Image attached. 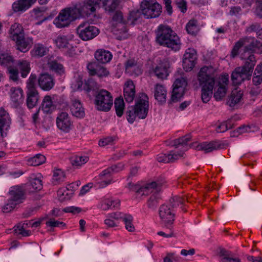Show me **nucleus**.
I'll return each mask as SVG.
<instances>
[{
  "label": "nucleus",
  "mask_w": 262,
  "mask_h": 262,
  "mask_svg": "<svg viewBox=\"0 0 262 262\" xmlns=\"http://www.w3.org/2000/svg\"><path fill=\"white\" fill-rule=\"evenodd\" d=\"M243 39L245 40L243 55L245 61L243 66L236 67L232 73L231 79L234 85H239L244 81L251 79L256 63L253 52L256 48L259 49L262 46L259 41L253 38L245 37Z\"/></svg>",
  "instance_id": "nucleus-1"
},
{
  "label": "nucleus",
  "mask_w": 262,
  "mask_h": 262,
  "mask_svg": "<svg viewBox=\"0 0 262 262\" xmlns=\"http://www.w3.org/2000/svg\"><path fill=\"white\" fill-rule=\"evenodd\" d=\"M156 33V41L160 45L171 48L175 51L180 49V39L169 26L160 25Z\"/></svg>",
  "instance_id": "nucleus-2"
},
{
  "label": "nucleus",
  "mask_w": 262,
  "mask_h": 262,
  "mask_svg": "<svg viewBox=\"0 0 262 262\" xmlns=\"http://www.w3.org/2000/svg\"><path fill=\"white\" fill-rule=\"evenodd\" d=\"M148 97L143 93H140L136 99V103L134 106L127 107L126 111V118L130 123L135 120L136 117L139 119H145L148 111Z\"/></svg>",
  "instance_id": "nucleus-3"
},
{
  "label": "nucleus",
  "mask_w": 262,
  "mask_h": 262,
  "mask_svg": "<svg viewBox=\"0 0 262 262\" xmlns=\"http://www.w3.org/2000/svg\"><path fill=\"white\" fill-rule=\"evenodd\" d=\"M10 34V37L16 42L17 50L25 53L31 48L32 40L25 37L23 28L20 24L15 23L12 25Z\"/></svg>",
  "instance_id": "nucleus-4"
},
{
  "label": "nucleus",
  "mask_w": 262,
  "mask_h": 262,
  "mask_svg": "<svg viewBox=\"0 0 262 262\" xmlns=\"http://www.w3.org/2000/svg\"><path fill=\"white\" fill-rule=\"evenodd\" d=\"M140 6L142 13L146 18L158 17L162 12V6L156 0H144Z\"/></svg>",
  "instance_id": "nucleus-5"
},
{
  "label": "nucleus",
  "mask_w": 262,
  "mask_h": 262,
  "mask_svg": "<svg viewBox=\"0 0 262 262\" xmlns=\"http://www.w3.org/2000/svg\"><path fill=\"white\" fill-rule=\"evenodd\" d=\"M95 104L97 110L108 111L113 105V98L108 91L101 90L96 95Z\"/></svg>",
  "instance_id": "nucleus-6"
},
{
  "label": "nucleus",
  "mask_w": 262,
  "mask_h": 262,
  "mask_svg": "<svg viewBox=\"0 0 262 262\" xmlns=\"http://www.w3.org/2000/svg\"><path fill=\"white\" fill-rule=\"evenodd\" d=\"M76 31L79 37L85 41L94 38L99 33V30L97 27L90 26L87 22L79 25Z\"/></svg>",
  "instance_id": "nucleus-7"
},
{
  "label": "nucleus",
  "mask_w": 262,
  "mask_h": 262,
  "mask_svg": "<svg viewBox=\"0 0 262 262\" xmlns=\"http://www.w3.org/2000/svg\"><path fill=\"white\" fill-rule=\"evenodd\" d=\"M209 70L207 67L201 68L198 74V80L202 88L213 90L217 82L215 81L214 75Z\"/></svg>",
  "instance_id": "nucleus-8"
},
{
  "label": "nucleus",
  "mask_w": 262,
  "mask_h": 262,
  "mask_svg": "<svg viewBox=\"0 0 262 262\" xmlns=\"http://www.w3.org/2000/svg\"><path fill=\"white\" fill-rule=\"evenodd\" d=\"M187 85V82L185 78L177 79L173 84V88L169 103L179 101L184 95Z\"/></svg>",
  "instance_id": "nucleus-9"
},
{
  "label": "nucleus",
  "mask_w": 262,
  "mask_h": 262,
  "mask_svg": "<svg viewBox=\"0 0 262 262\" xmlns=\"http://www.w3.org/2000/svg\"><path fill=\"white\" fill-rule=\"evenodd\" d=\"M87 69L90 75H97L99 77L107 76L110 73L103 64L97 61L90 62L87 65Z\"/></svg>",
  "instance_id": "nucleus-10"
},
{
  "label": "nucleus",
  "mask_w": 262,
  "mask_h": 262,
  "mask_svg": "<svg viewBox=\"0 0 262 262\" xmlns=\"http://www.w3.org/2000/svg\"><path fill=\"white\" fill-rule=\"evenodd\" d=\"M197 59L196 52L193 49H188L184 55L183 66L186 71H191L194 67Z\"/></svg>",
  "instance_id": "nucleus-11"
},
{
  "label": "nucleus",
  "mask_w": 262,
  "mask_h": 262,
  "mask_svg": "<svg viewBox=\"0 0 262 262\" xmlns=\"http://www.w3.org/2000/svg\"><path fill=\"white\" fill-rule=\"evenodd\" d=\"M39 86L44 91H50L54 86L55 80L51 74L47 72L40 73L37 78Z\"/></svg>",
  "instance_id": "nucleus-12"
},
{
  "label": "nucleus",
  "mask_w": 262,
  "mask_h": 262,
  "mask_svg": "<svg viewBox=\"0 0 262 262\" xmlns=\"http://www.w3.org/2000/svg\"><path fill=\"white\" fill-rule=\"evenodd\" d=\"M56 124L58 128L61 131L68 133L71 129L72 123L66 112L60 113L56 119Z\"/></svg>",
  "instance_id": "nucleus-13"
},
{
  "label": "nucleus",
  "mask_w": 262,
  "mask_h": 262,
  "mask_svg": "<svg viewBox=\"0 0 262 262\" xmlns=\"http://www.w3.org/2000/svg\"><path fill=\"white\" fill-rule=\"evenodd\" d=\"M101 0H85L80 3L83 15H90L96 11V7L100 4Z\"/></svg>",
  "instance_id": "nucleus-14"
},
{
  "label": "nucleus",
  "mask_w": 262,
  "mask_h": 262,
  "mask_svg": "<svg viewBox=\"0 0 262 262\" xmlns=\"http://www.w3.org/2000/svg\"><path fill=\"white\" fill-rule=\"evenodd\" d=\"M160 218L167 224H172L174 221V214L172 213L171 209L165 204L161 205L159 208Z\"/></svg>",
  "instance_id": "nucleus-15"
},
{
  "label": "nucleus",
  "mask_w": 262,
  "mask_h": 262,
  "mask_svg": "<svg viewBox=\"0 0 262 262\" xmlns=\"http://www.w3.org/2000/svg\"><path fill=\"white\" fill-rule=\"evenodd\" d=\"M123 92L125 101L128 103L133 102L136 93L135 86L133 81L128 80L125 82Z\"/></svg>",
  "instance_id": "nucleus-16"
},
{
  "label": "nucleus",
  "mask_w": 262,
  "mask_h": 262,
  "mask_svg": "<svg viewBox=\"0 0 262 262\" xmlns=\"http://www.w3.org/2000/svg\"><path fill=\"white\" fill-rule=\"evenodd\" d=\"M72 21L68 13L65 10H62L59 15L55 19L54 24L59 28L68 26Z\"/></svg>",
  "instance_id": "nucleus-17"
},
{
  "label": "nucleus",
  "mask_w": 262,
  "mask_h": 262,
  "mask_svg": "<svg viewBox=\"0 0 262 262\" xmlns=\"http://www.w3.org/2000/svg\"><path fill=\"white\" fill-rule=\"evenodd\" d=\"M37 0H18L12 5L14 12H23L29 8Z\"/></svg>",
  "instance_id": "nucleus-18"
},
{
  "label": "nucleus",
  "mask_w": 262,
  "mask_h": 262,
  "mask_svg": "<svg viewBox=\"0 0 262 262\" xmlns=\"http://www.w3.org/2000/svg\"><path fill=\"white\" fill-rule=\"evenodd\" d=\"M11 119L9 114L3 108H0V132L3 136L5 130H7L10 126Z\"/></svg>",
  "instance_id": "nucleus-19"
},
{
  "label": "nucleus",
  "mask_w": 262,
  "mask_h": 262,
  "mask_svg": "<svg viewBox=\"0 0 262 262\" xmlns=\"http://www.w3.org/2000/svg\"><path fill=\"white\" fill-rule=\"evenodd\" d=\"M169 68V65L167 61L163 60L155 68L154 73L158 78L164 79L168 75Z\"/></svg>",
  "instance_id": "nucleus-20"
},
{
  "label": "nucleus",
  "mask_w": 262,
  "mask_h": 262,
  "mask_svg": "<svg viewBox=\"0 0 262 262\" xmlns=\"http://www.w3.org/2000/svg\"><path fill=\"white\" fill-rule=\"evenodd\" d=\"M166 90L161 84H157L155 87L154 97L158 102L163 104L166 102Z\"/></svg>",
  "instance_id": "nucleus-21"
},
{
  "label": "nucleus",
  "mask_w": 262,
  "mask_h": 262,
  "mask_svg": "<svg viewBox=\"0 0 262 262\" xmlns=\"http://www.w3.org/2000/svg\"><path fill=\"white\" fill-rule=\"evenodd\" d=\"M9 194L11 198L10 199L13 200L14 203L19 201L20 200L25 199V192L22 188L18 186H15L11 187V190L9 191Z\"/></svg>",
  "instance_id": "nucleus-22"
},
{
  "label": "nucleus",
  "mask_w": 262,
  "mask_h": 262,
  "mask_svg": "<svg viewBox=\"0 0 262 262\" xmlns=\"http://www.w3.org/2000/svg\"><path fill=\"white\" fill-rule=\"evenodd\" d=\"M97 62L104 64L109 62L112 58V55L108 51L100 49L98 50L95 54Z\"/></svg>",
  "instance_id": "nucleus-23"
},
{
  "label": "nucleus",
  "mask_w": 262,
  "mask_h": 262,
  "mask_svg": "<svg viewBox=\"0 0 262 262\" xmlns=\"http://www.w3.org/2000/svg\"><path fill=\"white\" fill-rule=\"evenodd\" d=\"M39 99V94L37 90L28 91L27 104L29 108L35 106Z\"/></svg>",
  "instance_id": "nucleus-24"
},
{
  "label": "nucleus",
  "mask_w": 262,
  "mask_h": 262,
  "mask_svg": "<svg viewBox=\"0 0 262 262\" xmlns=\"http://www.w3.org/2000/svg\"><path fill=\"white\" fill-rule=\"evenodd\" d=\"M70 40V39L67 36L60 35L55 39L54 42L59 49H70L72 48Z\"/></svg>",
  "instance_id": "nucleus-25"
},
{
  "label": "nucleus",
  "mask_w": 262,
  "mask_h": 262,
  "mask_svg": "<svg viewBox=\"0 0 262 262\" xmlns=\"http://www.w3.org/2000/svg\"><path fill=\"white\" fill-rule=\"evenodd\" d=\"M42 111L46 113H51L55 109V106L53 104L52 98L50 96H46L41 104Z\"/></svg>",
  "instance_id": "nucleus-26"
},
{
  "label": "nucleus",
  "mask_w": 262,
  "mask_h": 262,
  "mask_svg": "<svg viewBox=\"0 0 262 262\" xmlns=\"http://www.w3.org/2000/svg\"><path fill=\"white\" fill-rule=\"evenodd\" d=\"M67 13H68L69 16L72 20L78 18L80 15H83L80 3L76 4L72 8L64 9Z\"/></svg>",
  "instance_id": "nucleus-27"
},
{
  "label": "nucleus",
  "mask_w": 262,
  "mask_h": 262,
  "mask_svg": "<svg viewBox=\"0 0 262 262\" xmlns=\"http://www.w3.org/2000/svg\"><path fill=\"white\" fill-rule=\"evenodd\" d=\"M72 115L78 118H82L84 116V111L79 101H75L71 107Z\"/></svg>",
  "instance_id": "nucleus-28"
},
{
  "label": "nucleus",
  "mask_w": 262,
  "mask_h": 262,
  "mask_svg": "<svg viewBox=\"0 0 262 262\" xmlns=\"http://www.w3.org/2000/svg\"><path fill=\"white\" fill-rule=\"evenodd\" d=\"M243 97V93L239 92H233L228 98L227 104L233 107L237 104Z\"/></svg>",
  "instance_id": "nucleus-29"
},
{
  "label": "nucleus",
  "mask_w": 262,
  "mask_h": 262,
  "mask_svg": "<svg viewBox=\"0 0 262 262\" xmlns=\"http://www.w3.org/2000/svg\"><path fill=\"white\" fill-rule=\"evenodd\" d=\"M48 67L50 70L54 72L59 75H62L64 74V69L63 65L57 61L54 60L49 62Z\"/></svg>",
  "instance_id": "nucleus-30"
},
{
  "label": "nucleus",
  "mask_w": 262,
  "mask_h": 262,
  "mask_svg": "<svg viewBox=\"0 0 262 262\" xmlns=\"http://www.w3.org/2000/svg\"><path fill=\"white\" fill-rule=\"evenodd\" d=\"M216 85L218 88L214 92V97L216 101H220L225 96L227 88L225 85L222 84L220 82H217Z\"/></svg>",
  "instance_id": "nucleus-31"
},
{
  "label": "nucleus",
  "mask_w": 262,
  "mask_h": 262,
  "mask_svg": "<svg viewBox=\"0 0 262 262\" xmlns=\"http://www.w3.org/2000/svg\"><path fill=\"white\" fill-rule=\"evenodd\" d=\"M119 0H103V7L109 12H113L118 7Z\"/></svg>",
  "instance_id": "nucleus-32"
},
{
  "label": "nucleus",
  "mask_w": 262,
  "mask_h": 262,
  "mask_svg": "<svg viewBox=\"0 0 262 262\" xmlns=\"http://www.w3.org/2000/svg\"><path fill=\"white\" fill-rule=\"evenodd\" d=\"M13 57L7 53L0 54V64L8 68L12 67L14 62Z\"/></svg>",
  "instance_id": "nucleus-33"
},
{
  "label": "nucleus",
  "mask_w": 262,
  "mask_h": 262,
  "mask_svg": "<svg viewBox=\"0 0 262 262\" xmlns=\"http://www.w3.org/2000/svg\"><path fill=\"white\" fill-rule=\"evenodd\" d=\"M122 221L124 222L125 228L129 232H134L135 231V227L133 224V217L129 214H123Z\"/></svg>",
  "instance_id": "nucleus-34"
},
{
  "label": "nucleus",
  "mask_w": 262,
  "mask_h": 262,
  "mask_svg": "<svg viewBox=\"0 0 262 262\" xmlns=\"http://www.w3.org/2000/svg\"><path fill=\"white\" fill-rule=\"evenodd\" d=\"M116 113L118 117H121L123 114L124 110V102L123 98L120 97L116 98L114 102Z\"/></svg>",
  "instance_id": "nucleus-35"
},
{
  "label": "nucleus",
  "mask_w": 262,
  "mask_h": 262,
  "mask_svg": "<svg viewBox=\"0 0 262 262\" xmlns=\"http://www.w3.org/2000/svg\"><path fill=\"white\" fill-rule=\"evenodd\" d=\"M220 254L222 256H224L222 259L223 262H240L241 260L238 258L231 257V253L229 251L226 250L224 249L220 250Z\"/></svg>",
  "instance_id": "nucleus-36"
},
{
  "label": "nucleus",
  "mask_w": 262,
  "mask_h": 262,
  "mask_svg": "<svg viewBox=\"0 0 262 262\" xmlns=\"http://www.w3.org/2000/svg\"><path fill=\"white\" fill-rule=\"evenodd\" d=\"M198 150H203L205 152H209L219 148L215 142H210L208 143H203L197 147Z\"/></svg>",
  "instance_id": "nucleus-37"
},
{
  "label": "nucleus",
  "mask_w": 262,
  "mask_h": 262,
  "mask_svg": "<svg viewBox=\"0 0 262 262\" xmlns=\"http://www.w3.org/2000/svg\"><path fill=\"white\" fill-rule=\"evenodd\" d=\"M186 28L188 33L192 35H195L199 31L197 21L194 19L190 20Z\"/></svg>",
  "instance_id": "nucleus-38"
},
{
  "label": "nucleus",
  "mask_w": 262,
  "mask_h": 262,
  "mask_svg": "<svg viewBox=\"0 0 262 262\" xmlns=\"http://www.w3.org/2000/svg\"><path fill=\"white\" fill-rule=\"evenodd\" d=\"M99 88V85L93 78H89L87 81L85 82L84 89L87 92H89L91 91H97L98 90Z\"/></svg>",
  "instance_id": "nucleus-39"
},
{
  "label": "nucleus",
  "mask_w": 262,
  "mask_h": 262,
  "mask_svg": "<svg viewBox=\"0 0 262 262\" xmlns=\"http://www.w3.org/2000/svg\"><path fill=\"white\" fill-rule=\"evenodd\" d=\"M66 177V174L61 169H57L54 171L53 182L55 185L62 182Z\"/></svg>",
  "instance_id": "nucleus-40"
},
{
  "label": "nucleus",
  "mask_w": 262,
  "mask_h": 262,
  "mask_svg": "<svg viewBox=\"0 0 262 262\" xmlns=\"http://www.w3.org/2000/svg\"><path fill=\"white\" fill-rule=\"evenodd\" d=\"M11 98L15 103H19L23 100V92L20 89H11Z\"/></svg>",
  "instance_id": "nucleus-41"
},
{
  "label": "nucleus",
  "mask_w": 262,
  "mask_h": 262,
  "mask_svg": "<svg viewBox=\"0 0 262 262\" xmlns=\"http://www.w3.org/2000/svg\"><path fill=\"white\" fill-rule=\"evenodd\" d=\"M45 161L46 157L41 154H37L28 160V162L32 166H38L45 163Z\"/></svg>",
  "instance_id": "nucleus-42"
},
{
  "label": "nucleus",
  "mask_w": 262,
  "mask_h": 262,
  "mask_svg": "<svg viewBox=\"0 0 262 262\" xmlns=\"http://www.w3.org/2000/svg\"><path fill=\"white\" fill-rule=\"evenodd\" d=\"M88 160V157L82 156H75L70 159L71 164L74 166H80L86 163Z\"/></svg>",
  "instance_id": "nucleus-43"
},
{
  "label": "nucleus",
  "mask_w": 262,
  "mask_h": 262,
  "mask_svg": "<svg viewBox=\"0 0 262 262\" xmlns=\"http://www.w3.org/2000/svg\"><path fill=\"white\" fill-rule=\"evenodd\" d=\"M143 15L141 9L133 10L130 12L128 16V20L131 21V24L134 25L135 21L137 20Z\"/></svg>",
  "instance_id": "nucleus-44"
},
{
  "label": "nucleus",
  "mask_w": 262,
  "mask_h": 262,
  "mask_svg": "<svg viewBox=\"0 0 262 262\" xmlns=\"http://www.w3.org/2000/svg\"><path fill=\"white\" fill-rule=\"evenodd\" d=\"M20 70L21 77L25 78L30 70L29 63L26 61L19 62L18 63Z\"/></svg>",
  "instance_id": "nucleus-45"
},
{
  "label": "nucleus",
  "mask_w": 262,
  "mask_h": 262,
  "mask_svg": "<svg viewBox=\"0 0 262 262\" xmlns=\"http://www.w3.org/2000/svg\"><path fill=\"white\" fill-rule=\"evenodd\" d=\"M244 41H245V40L242 38L235 43L231 51V56L232 57L234 58L238 55L239 49L245 44Z\"/></svg>",
  "instance_id": "nucleus-46"
},
{
  "label": "nucleus",
  "mask_w": 262,
  "mask_h": 262,
  "mask_svg": "<svg viewBox=\"0 0 262 262\" xmlns=\"http://www.w3.org/2000/svg\"><path fill=\"white\" fill-rule=\"evenodd\" d=\"M212 91L213 90H209L208 88H202L201 98L204 103H207L210 100L212 94Z\"/></svg>",
  "instance_id": "nucleus-47"
},
{
  "label": "nucleus",
  "mask_w": 262,
  "mask_h": 262,
  "mask_svg": "<svg viewBox=\"0 0 262 262\" xmlns=\"http://www.w3.org/2000/svg\"><path fill=\"white\" fill-rule=\"evenodd\" d=\"M37 81V77L35 74H31L27 82L28 91L36 90V82Z\"/></svg>",
  "instance_id": "nucleus-48"
},
{
  "label": "nucleus",
  "mask_w": 262,
  "mask_h": 262,
  "mask_svg": "<svg viewBox=\"0 0 262 262\" xmlns=\"http://www.w3.org/2000/svg\"><path fill=\"white\" fill-rule=\"evenodd\" d=\"M160 198L156 195H152L148 201L147 205L149 208L155 209L159 204Z\"/></svg>",
  "instance_id": "nucleus-49"
},
{
  "label": "nucleus",
  "mask_w": 262,
  "mask_h": 262,
  "mask_svg": "<svg viewBox=\"0 0 262 262\" xmlns=\"http://www.w3.org/2000/svg\"><path fill=\"white\" fill-rule=\"evenodd\" d=\"M169 203L170 204L171 208H175L178 207L180 204H183V200L182 199L178 196H174L173 197L169 199Z\"/></svg>",
  "instance_id": "nucleus-50"
},
{
  "label": "nucleus",
  "mask_w": 262,
  "mask_h": 262,
  "mask_svg": "<svg viewBox=\"0 0 262 262\" xmlns=\"http://www.w3.org/2000/svg\"><path fill=\"white\" fill-rule=\"evenodd\" d=\"M14 232L15 233L21 235L23 236H27L30 235V231L26 230L24 227V225L19 224L16 227H14Z\"/></svg>",
  "instance_id": "nucleus-51"
},
{
  "label": "nucleus",
  "mask_w": 262,
  "mask_h": 262,
  "mask_svg": "<svg viewBox=\"0 0 262 262\" xmlns=\"http://www.w3.org/2000/svg\"><path fill=\"white\" fill-rule=\"evenodd\" d=\"M31 185L36 191L40 190L42 188V181L38 178L33 179L31 181Z\"/></svg>",
  "instance_id": "nucleus-52"
},
{
  "label": "nucleus",
  "mask_w": 262,
  "mask_h": 262,
  "mask_svg": "<svg viewBox=\"0 0 262 262\" xmlns=\"http://www.w3.org/2000/svg\"><path fill=\"white\" fill-rule=\"evenodd\" d=\"M18 203H14L13 200L9 199L8 203L4 205L2 208L3 212L8 213L15 208Z\"/></svg>",
  "instance_id": "nucleus-53"
},
{
  "label": "nucleus",
  "mask_w": 262,
  "mask_h": 262,
  "mask_svg": "<svg viewBox=\"0 0 262 262\" xmlns=\"http://www.w3.org/2000/svg\"><path fill=\"white\" fill-rule=\"evenodd\" d=\"M47 50L46 48H45L42 45H38L37 47H35L34 49V54L35 56H37L38 57H42L46 54Z\"/></svg>",
  "instance_id": "nucleus-54"
},
{
  "label": "nucleus",
  "mask_w": 262,
  "mask_h": 262,
  "mask_svg": "<svg viewBox=\"0 0 262 262\" xmlns=\"http://www.w3.org/2000/svg\"><path fill=\"white\" fill-rule=\"evenodd\" d=\"M113 20L116 24H124L122 13L120 11H117L112 18Z\"/></svg>",
  "instance_id": "nucleus-55"
},
{
  "label": "nucleus",
  "mask_w": 262,
  "mask_h": 262,
  "mask_svg": "<svg viewBox=\"0 0 262 262\" xmlns=\"http://www.w3.org/2000/svg\"><path fill=\"white\" fill-rule=\"evenodd\" d=\"M255 13L258 17L262 18V0H255Z\"/></svg>",
  "instance_id": "nucleus-56"
},
{
  "label": "nucleus",
  "mask_w": 262,
  "mask_h": 262,
  "mask_svg": "<svg viewBox=\"0 0 262 262\" xmlns=\"http://www.w3.org/2000/svg\"><path fill=\"white\" fill-rule=\"evenodd\" d=\"M8 71L10 74V78L13 81H17L18 79V71L16 69H14L12 67L8 68Z\"/></svg>",
  "instance_id": "nucleus-57"
},
{
  "label": "nucleus",
  "mask_w": 262,
  "mask_h": 262,
  "mask_svg": "<svg viewBox=\"0 0 262 262\" xmlns=\"http://www.w3.org/2000/svg\"><path fill=\"white\" fill-rule=\"evenodd\" d=\"M176 5L183 13H185L187 10V3L185 0H176Z\"/></svg>",
  "instance_id": "nucleus-58"
},
{
  "label": "nucleus",
  "mask_w": 262,
  "mask_h": 262,
  "mask_svg": "<svg viewBox=\"0 0 262 262\" xmlns=\"http://www.w3.org/2000/svg\"><path fill=\"white\" fill-rule=\"evenodd\" d=\"M46 225L51 227H58L60 225L64 226L65 224L63 222L56 221L55 219H51L50 221L46 222Z\"/></svg>",
  "instance_id": "nucleus-59"
},
{
  "label": "nucleus",
  "mask_w": 262,
  "mask_h": 262,
  "mask_svg": "<svg viewBox=\"0 0 262 262\" xmlns=\"http://www.w3.org/2000/svg\"><path fill=\"white\" fill-rule=\"evenodd\" d=\"M183 154L184 153L182 151L178 152L177 154H168V160H169V162H173L176 160H178L179 157H182Z\"/></svg>",
  "instance_id": "nucleus-60"
},
{
  "label": "nucleus",
  "mask_w": 262,
  "mask_h": 262,
  "mask_svg": "<svg viewBox=\"0 0 262 262\" xmlns=\"http://www.w3.org/2000/svg\"><path fill=\"white\" fill-rule=\"evenodd\" d=\"M260 29L261 27L259 24L255 23L250 25V27L247 29V31L248 32H256L257 34L259 35Z\"/></svg>",
  "instance_id": "nucleus-61"
},
{
  "label": "nucleus",
  "mask_w": 262,
  "mask_h": 262,
  "mask_svg": "<svg viewBox=\"0 0 262 262\" xmlns=\"http://www.w3.org/2000/svg\"><path fill=\"white\" fill-rule=\"evenodd\" d=\"M163 3L167 13L170 15L172 13L171 0H163Z\"/></svg>",
  "instance_id": "nucleus-62"
},
{
  "label": "nucleus",
  "mask_w": 262,
  "mask_h": 262,
  "mask_svg": "<svg viewBox=\"0 0 262 262\" xmlns=\"http://www.w3.org/2000/svg\"><path fill=\"white\" fill-rule=\"evenodd\" d=\"M262 82V74H257L254 75L253 74V83L255 85L257 86L259 85Z\"/></svg>",
  "instance_id": "nucleus-63"
},
{
  "label": "nucleus",
  "mask_w": 262,
  "mask_h": 262,
  "mask_svg": "<svg viewBox=\"0 0 262 262\" xmlns=\"http://www.w3.org/2000/svg\"><path fill=\"white\" fill-rule=\"evenodd\" d=\"M114 139L112 137H108L103 139L100 140L99 142V145L100 146H104L112 143Z\"/></svg>",
  "instance_id": "nucleus-64"
}]
</instances>
